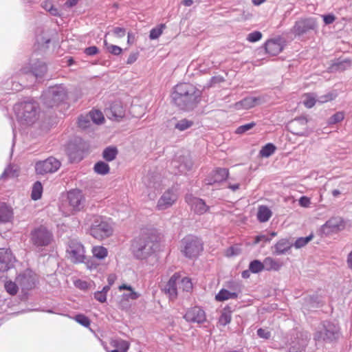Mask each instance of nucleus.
Instances as JSON below:
<instances>
[{
    "instance_id": "obj_1",
    "label": "nucleus",
    "mask_w": 352,
    "mask_h": 352,
    "mask_svg": "<svg viewBox=\"0 0 352 352\" xmlns=\"http://www.w3.org/2000/svg\"><path fill=\"white\" fill-rule=\"evenodd\" d=\"M173 102L181 109L190 111L200 101L201 91L190 83H179L174 87L171 95Z\"/></svg>"
},
{
    "instance_id": "obj_2",
    "label": "nucleus",
    "mask_w": 352,
    "mask_h": 352,
    "mask_svg": "<svg viewBox=\"0 0 352 352\" xmlns=\"http://www.w3.org/2000/svg\"><path fill=\"white\" fill-rule=\"evenodd\" d=\"M18 120L23 124H32L39 117L40 107L34 100L19 102L14 107Z\"/></svg>"
},
{
    "instance_id": "obj_3",
    "label": "nucleus",
    "mask_w": 352,
    "mask_h": 352,
    "mask_svg": "<svg viewBox=\"0 0 352 352\" xmlns=\"http://www.w3.org/2000/svg\"><path fill=\"white\" fill-rule=\"evenodd\" d=\"M157 247L155 241L147 235L135 239L131 245V251L138 259H144L151 256Z\"/></svg>"
},
{
    "instance_id": "obj_4",
    "label": "nucleus",
    "mask_w": 352,
    "mask_h": 352,
    "mask_svg": "<svg viewBox=\"0 0 352 352\" xmlns=\"http://www.w3.org/2000/svg\"><path fill=\"white\" fill-rule=\"evenodd\" d=\"M177 285H179V289L186 292H189L192 288V284L190 278L184 277L181 279L178 273L174 274L164 288L165 293L168 294L171 300L176 298L177 296Z\"/></svg>"
},
{
    "instance_id": "obj_5",
    "label": "nucleus",
    "mask_w": 352,
    "mask_h": 352,
    "mask_svg": "<svg viewBox=\"0 0 352 352\" xmlns=\"http://www.w3.org/2000/svg\"><path fill=\"white\" fill-rule=\"evenodd\" d=\"M339 338V328L330 322H324L318 327L314 336V339L317 344L331 342Z\"/></svg>"
},
{
    "instance_id": "obj_6",
    "label": "nucleus",
    "mask_w": 352,
    "mask_h": 352,
    "mask_svg": "<svg viewBox=\"0 0 352 352\" xmlns=\"http://www.w3.org/2000/svg\"><path fill=\"white\" fill-rule=\"evenodd\" d=\"M90 234L97 239H103L113 233L111 226L101 217L93 216L91 219Z\"/></svg>"
},
{
    "instance_id": "obj_7",
    "label": "nucleus",
    "mask_w": 352,
    "mask_h": 352,
    "mask_svg": "<svg viewBox=\"0 0 352 352\" xmlns=\"http://www.w3.org/2000/svg\"><path fill=\"white\" fill-rule=\"evenodd\" d=\"M67 93L61 85L50 87L41 96L43 103L47 107H52L67 98Z\"/></svg>"
},
{
    "instance_id": "obj_8",
    "label": "nucleus",
    "mask_w": 352,
    "mask_h": 352,
    "mask_svg": "<svg viewBox=\"0 0 352 352\" xmlns=\"http://www.w3.org/2000/svg\"><path fill=\"white\" fill-rule=\"evenodd\" d=\"M202 249V243L195 236H186L182 241L181 251L186 257L197 256Z\"/></svg>"
},
{
    "instance_id": "obj_9",
    "label": "nucleus",
    "mask_w": 352,
    "mask_h": 352,
    "mask_svg": "<svg viewBox=\"0 0 352 352\" xmlns=\"http://www.w3.org/2000/svg\"><path fill=\"white\" fill-rule=\"evenodd\" d=\"M30 235L31 242L36 248L47 246L53 238L52 232L43 226L34 229Z\"/></svg>"
},
{
    "instance_id": "obj_10",
    "label": "nucleus",
    "mask_w": 352,
    "mask_h": 352,
    "mask_svg": "<svg viewBox=\"0 0 352 352\" xmlns=\"http://www.w3.org/2000/svg\"><path fill=\"white\" fill-rule=\"evenodd\" d=\"M317 27L318 24L315 19H300L296 21L291 31L296 36H300L308 34L311 30H315Z\"/></svg>"
},
{
    "instance_id": "obj_11",
    "label": "nucleus",
    "mask_w": 352,
    "mask_h": 352,
    "mask_svg": "<svg viewBox=\"0 0 352 352\" xmlns=\"http://www.w3.org/2000/svg\"><path fill=\"white\" fill-rule=\"evenodd\" d=\"M67 253L68 258L74 263H84L86 259L84 246L76 241H70Z\"/></svg>"
},
{
    "instance_id": "obj_12",
    "label": "nucleus",
    "mask_w": 352,
    "mask_h": 352,
    "mask_svg": "<svg viewBox=\"0 0 352 352\" xmlns=\"http://www.w3.org/2000/svg\"><path fill=\"white\" fill-rule=\"evenodd\" d=\"M308 120L305 117H298L291 120L287 124L288 130L299 136H307L311 130L308 126Z\"/></svg>"
},
{
    "instance_id": "obj_13",
    "label": "nucleus",
    "mask_w": 352,
    "mask_h": 352,
    "mask_svg": "<svg viewBox=\"0 0 352 352\" xmlns=\"http://www.w3.org/2000/svg\"><path fill=\"white\" fill-rule=\"evenodd\" d=\"M60 165L59 160L54 157H50L45 160L38 162L36 164L35 168L38 174L45 175L57 171Z\"/></svg>"
},
{
    "instance_id": "obj_14",
    "label": "nucleus",
    "mask_w": 352,
    "mask_h": 352,
    "mask_svg": "<svg viewBox=\"0 0 352 352\" xmlns=\"http://www.w3.org/2000/svg\"><path fill=\"white\" fill-rule=\"evenodd\" d=\"M36 280V274L30 270H26L23 274H19L16 281L23 291L32 289L34 287Z\"/></svg>"
},
{
    "instance_id": "obj_15",
    "label": "nucleus",
    "mask_w": 352,
    "mask_h": 352,
    "mask_svg": "<svg viewBox=\"0 0 352 352\" xmlns=\"http://www.w3.org/2000/svg\"><path fill=\"white\" fill-rule=\"evenodd\" d=\"M177 195L173 189H168L165 191L159 199L157 208L159 210H166L172 206L177 199Z\"/></svg>"
},
{
    "instance_id": "obj_16",
    "label": "nucleus",
    "mask_w": 352,
    "mask_h": 352,
    "mask_svg": "<svg viewBox=\"0 0 352 352\" xmlns=\"http://www.w3.org/2000/svg\"><path fill=\"white\" fill-rule=\"evenodd\" d=\"M344 222L340 217H334L328 220L322 226V232L326 235L336 232L344 228Z\"/></svg>"
},
{
    "instance_id": "obj_17",
    "label": "nucleus",
    "mask_w": 352,
    "mask_h": 352,
    "mask_svg": "<svg viewBox=\"0 0 352 352\" xmlns=\"http://www.w3.org/2000/svg\"><path fill=\"white\" fill-rule=\"evenodd\" d=\"M69 206L75 211L80 210L84 206L85 199L79 190H72L68 192L67 196Z\"/></svg>"
},
{
    "instance_id": "obj_18",
    "label": "nucleus",
    "mask_w": 352,
    "mask_h": 352,
    "mask_svg": "<svg viewBox=\"0 0 352 352\" xmlns=\"http://www.w3.org/2000/svg\"><path fill=\"white\" fill-rule=\"evenodd\" d=\"M228 170L218 168L213 170L205 179L207 185H213L225 181L228 177Z\"/></svg>"
},
{
    "instance_id": "obj_19",
    "label": "nucleus",
    "mask_w": 352,
    "mask_h": 352,
    "mask_svg": "<svg viewBox=\"0 0 352 352\" xmlns=\"http://www.w3.org/2000/svg\"><path fill=\"white\" fill-rule=\"evenodd\" d=\"M15 258L9 249H0V272L8 270L13 266Z\"/></svg>"
},
{
    "instance_id": "obj_20",
    "label": "nucleus",
    "mask_w": 352,
    "mask_h": 352,
    "mask_svg": "<svg viewBox=\"0 0 352 352\" xmlns=\"http://www.w3.org/2000/svg\"><path fill=\"white\" fill-rule=\"evenodd\" d=\"M107 116L112 120L120 121L124 116V109L120 102H114L105 111Z\"/></svg>"
},
{
    "instance_id": "obj_21",
    "label": "nucleus",
    "mask_w": 352,
    "mask_h": 352,
    "mask_svg": "<svg viewBox=\"0 0 352 352\" xmlns=\"http://www.w3.org/2000/svg\"><path fill=\"white\" fill-rule=\"evenodd\" d=\"M184 318L188 322L201 323L206 320V314L200 307H195L186 312Z\"/></svg>"
},
{
    "instance_id": "obj_22",
    "label": "nucleus",
    "mask_w": 352,
    "mask_h": 352,
    "mask_svg": "<svg viewBox=\"0 0 352 352\" xmlns=\"http://www.w3.org/2000/svg\"><path fill=\"white\" fill-rule=\"evenodd\" d=\"M259 97H247L235 103L234 107L237 110L249 109L261 103Z\"/></svg>"
},
{
    "instance_id": "obj_23",
    "label": "nucleus",
    "mask_w": 352,
    "mask_h": 352,
    "mask_svg": "<svg viewBox=\"0 0 352 352\" xmlns=\"http://www.w3.org/2000/svg\"><path fill=\"white\" fill-rule=\"evenodd\" d=\"M267 53L272 56H276L283 50V45L279 39H271L265 44Z\"/></svg>"
},
{
    "instance_id": "obj_24",
    "label": "nucleus",
    "mask_w": 352,
    "mask_h": 352,
    "mask_svg": "<svg viewBox=\"0 0 352 352\" xmlns=\"http://www.w3.org/2000/svg\"><path fill=\"white\" fill-rule=\"evenodd\" d=\"M190 205L194 212L198 214H202L208 211L209 207L205 201L199 198L193 197L190 201Z\"/></svg>"
},
{
    "instance_id": "obj_25",
    "label": "nucleus",
    "mask_w": 352,
    "mask_h": 352,
    "mask_svg": "<svg viewBox=\"0 0 352 352\" xmlns=\"http://www.w3.org/2000/svg\"><path fill=\"white\" fill-rule=\"evenodd\" d=\"M272 215V212L266 206H260L258 208L257 218L260 222L267 221Z\"/></svg>"
},
{
    "instance_id": "obj_26",
    "label": "nucleus",
    "mask_w": 352,
    "mask_h": 352,
    "mask_svg": "<svg viewBox=\"0 0 352 352\" xmlns=\"http://www.w3.org/2000/svg\"><path fill=\"white\" fill-rule=\"evenodd\" d=\"M263 263L264 270L267 271H278L282 266V264L280 262L276 261L272 257L265 258Z\"/></svg>"
},
{
    "instance_id": "obj_27",
    "label": "nucleus",
    "mask_w": 352,
    "mask_h": 352,
    "mask_svg": "<svg viewBox=\"0 0 352 352\" xmlns=\"http://www.w3.org/2000/svg\"><path fill=\"white\" fill-rule=\"evenodd\" d=\"M12 210L6 204H2L0 206V223H6L12 218Z\"/></svg>"
},
{
    "instance_id": "obj_28",
    "label": "nucleus",
    "mask_w": 352,
    "mask_h": 352,
    "mask_svg": "<svg viewBox=\"0 0 352 352\" xmlns=\"http://www.w3.org/2000/svg\"><path fill=\"white\" fill-rule=\"evenodd\" d=\"M292 245L287 239H281L274 245V254H283L287 252Z\"/></svg>"
},
{
    "instance_id": "obj_29",
    "label": "nucleus",
    "mask_w": 352,
    "mask_h": 352,
    "mask_svg": "<svg viewBox=\"0 0 352 352\" xmlns=\"http://www.w3.org/2000/svg\"><path fill=\"white\" fill-rule=\"evenodd\" d=\"M351 65V60L349 59H344V60H337L335 63H333L330 69L332 72L334 71H344L346 69H348Z\"/></svg>"
},
{
    "instance_id": "obj_30",
    "label": "nucleus",
    "mask_w": 352,
    "mask_h": 352,
    "mask_svg": "<svg viewBox=\"0 0 352 352\" xmlns=\"http://www.w3.org/2000/svg\"><path fill=\"white\" fill-rule=\"evenodd\" d=\"M238 296L236 292H230L227 289H222L215 296L217 301H224L228 299H235Z\"/></svg>"
},
{
    "instance_id": "obj_31",
    "label": "nucleus",
    "mask_w": 352,
    "mask_h": 352,
    "mask_svg": "<svg viewBox=\"0 0 352 352\" xmlns=\"http://www.w3.org/2000/svg\"><path fill=\"white\" fill-rule=\"evenodd\" d=\"M93 256L98 260H103L108 255V250L106 248L100 245L94 246L91 250Z\"/></svg>"
},
{
    "instance_id": "obj_32",
    "label": "nucleus",
    "mask_w": 352,
    "mask_h": 352,
    "mask_svg": "<svg viewBox=\"0 0 352 352\" xmlns=\"http://www.w3.org/2000/svg\"><path fill=\"white\" fill-rule=\"evenodd\" d=\"M118 150L116 147H107L104 150L102 156L105 160L111 162L116 158Z\"/></svg>"
},
{
    "instance_id": "obj_33",
    "label": "nucleus",
    "mask_w": 352,
    "mask_h": 352,
    "mask_svg": "<svg viewBox=\"0 0 352 352\" xmlns=\"http://www.w3.org/2000/svg\"><path fill=\"white\" fill-rule=\"evenodd\" d=\"M193 125V122L192 120H188L187 119H182L181 120H178L175 124V128L178 129L180 131H185Z\"/></svg>"
},
{
    "instance_id": "obj_34",
    "label": "nucleus",
    "mask_w": 352,
    "mask_h": 352,
    "mask_svg": "<svg viewBox=\"0 0 352 352\" xmlns=\"http://www.w3.org/2000/svg\"><path fill=\"white\" fill-rule=\"evenodd\" d=\"M111 345L120 352H127L129 348V342L122 340H113L111 342Z\"/></svg>"
},
{
    "instance_id": "obj_35",
    "label": "nucleus",
    "mask_w": 352,
    "mask_h": 352,
    "mask_svg": "<svg viewBox=\"0 0 352 352\" xmlns=\"http://www.w3.org/2000/svg\"><path fill=\"white\" fill-rule=\"evenodd\" d=\"M276 150V146L271 143L267 144L260 151V155L263 157H268L272 155Z\"/></svg>"
},
{
    "instance_id": "obj_36",
    "label": "nucleus",
    "mask_w": 352,
    "mask_h": 352,
    "mask_svg": "<svg viewBox=\"0 0 352 352\" xmlns=\"http://www.w3.org/2000/svg\"><path fill=\"white\" fill-rule=\"evenodd\" d=\"M47 72V66L45 63H41L38 67H35L31 72V74L36 78H41Z\"/></svg>"
},
{
    "instance_id": "obj_37",
    "label": "nucleus",
    "mask_w": 352,
    "mask_h": 352,
    "mask_svg": "<svg viewBox=\"0 0 352 352\" xmlns=\"http://www.w3.org/2000/svg\"><path fill=\"white\" fill-rule=\"evenodd\" d=\"M89 116L91 121L97 124L102 123L104 120L102 113L98 110L91 111Z\"/></svg>"
},
{
    "instance_id": "obj_38",
    "label": "nucleus",
    "mask_w": 352,
    "mask_h": 352,
    "mask_svg": "<svg viewBox=\"0 0 352 352\" xmlns=\"http://www.w3.org/2000/svg\"><path fill=\"white\" fill-rule=\"evenodd\" d=\"M42 192L43 186L41 185V183L40 182H36V183H34L31 195L32 199H39L41 197Z\"/></svg>"
},
{
    "instance_id": "obj_39",
    "label": "nucleus",
    "mask_w": 352,
    "mask_h": 352,
    "mask_svg": "<svg viewBox=\"0 0 352 352\" xmlns=\"http://www.w3.org/2000/svg\"><path fill=\"white\" fill-rule=\"evenodd\" d=\"M94 170L98 174L106 175L109 172V166L104 162H98L94 166Z\"/></svg>"
},
{
    "instance_id": "obj_40",
    "label": "nucleus",
    "mask_w": 352,
    "mask_h": 352,
    "mask_svg": "<svg viewBox=\"0 0 352 352\" xmlns=\"http://www.w3.org/2000/svg\"><path fill=\"white\" fill-rule=\"evenodd\" d=\"M165 28H166L165 24H160L157 27L153 28L150 31L149 38L151 40L158 38L160 36V35L162 34L163 30L165 29Z\"/></svg>"
},
{
    "instance_id": "obj_41",
    "label": "nucleus",
    "mask_w": 352,
    "mask_h": 352,
    "mask_svg": "<svg viewBox=\"0 0 352 352\" xmlns=\"http://www.w3.org/2000/svg\"><path fill=\"white\" fill-rule=\"evenodd\" d=\"M313 238L314 234L312 233L306 237H300L295 241L294 247L297 249L301 248L305 246Z\"/></svg>"
},
{
    "instance_id": "obj_42",
    "label": "nucleus",
    "mask_w": 352,
    "mask_h": 352,
    "mask_svg": "<svg viewBox=\"0 0 352 352\" xmlns=\"http://www.w3.org/2000/svg\"><path fill=\"white\" fill-rule=\"evenodd\" d=\"M263 270V263L258 260H254L249 265V270L252 273H258Z\"/></svg>"
},
{
    "instance_id": "obj_43",
    "label": "nucleus",
    "mask_w": 352,
    "mask_h": 352,
    "mask_svg": "<svg viewBox=\"0 0 352 352\" xmlns=\"http://www.w3.org/2000/svg\"><path fill=\"white\" fill-rule=\"evenodd\" d=\"M119 289H127L129 291V293L124 294V297H126L127 298H130L131 300H135L138 298L139 294L134 292L132 289V287L130 285H126L125 284H123L119 287Z\"/></svg>"
},
{
    "instance_id": "obj_44",
    "label": "nucleus",
    "mask_w": 352,
    "mask_h": 352,
    "mask_svg": "<svg viewBox=\"0 0 352 352\" xmlns=\"http://www.w3.org/2000/svg\"><path fill=\"white\" fill-rule=\"evenodd\" d=\"M91 121L89 115L81 116L78 118V124L79 127H80L82 129H85L91 126Z\"/></svg>"
},
{
    "instance_id": "obj_45",
    "label": "nucleus",
    "mask_w": 352,
    "mask_h": 352,
    "mask_svg": "<svg viewBox=\"0 0 352 352\" xmlns=\"http://www.w3.org/2000/svg\"><path fill=\"white\" fill-rule=\"evenodd\" d=\"M17 175V170L16 168L14 169L13 166H8L7 168L5 169V170L1 175L0 179H5L8 177H15Z\"/></svg>"
},
{
    "instance_id": "obj_46",
    "label": "nucleus",
    "mask_w": 352,
    "mask_h": 352,
    "mask_svg": "<svg viewBox=\"0 0 352 352\" xmlns=\"http://www.w3.org/2000/svg\"><path fill=\"white\" fill-rule=\"evenodd\" d=\"M104 46L106 47L107 51L109 53H111L113 55H119L121 54L122 50L119 46L109 44L107 42V41H104Z\"/></svg>"
},
{
    "instance_id": "obj_47",
    "label": "nucleus",
    "mask_w": 352,
    "mask_h": 352,
    "mask_svg": "<svg viewBox=\"0 0 352 352\" xmlns=\"http://www.w3.org/2000/svg\"><path fill=\"white\" fill-rule=\"evenodd\" d=\"M337 97L335 91L329 92L318 98L317 100L320 103H324L334 100Z\"/></svg>"
},
{
    "instance_id": "obj_48",
    "label": "nucleus",
    "mask_w": 352,
    "mask_h": 352,
    "mask_svg": "<svg viewBox=\"0 0 352 352\" xmlns=\"http://www.w3.org/2000/svg\"><path fill=\"white\" fill-rule=\"evenodd\" d=\"M18 286L19 285L16 282L14 283L12 281H9L5 283V288L6 291L12 295H14L17 293Z\"/></svg>"
},
{
    "instance_id": "obj_49",
    "label": "nucleus",
    "mask_w": 352,
    "mask_h": 352,
    "mask_svg": "<svg viewBox=\"0 0 352 352\" xmlns=\"http://www.w3.org/2000/svg\"><path fill=\"white\" fill-rule=\"evenodd\" d=\"M231 320V314L229 311H223L221 315L219 317V322L221 325H226L227 324L230 323Z\"/></svg>"
},
{
    "instance_id": "obj_50",
    "label": "nucleus",
    "mask_w": 352,
    "mask_h": 352,
    "mask_svg": "<svg viewBox=\"0 0 352 352\" xmlns=\"http://www.w3.org/2000/svg\"><path fill=\"white\" fill-rule=\"evenodd\" d=\"M344 118V113L339 111L333 115L329 120V123L330 124H336L339 122H341Z\"/></svg>"
},
{
    "instance_id": "obj_51",
    "label": "nucleus",
    "mask_w": 352,
    "mask_h": 352,
    "mask_svg": "<svg viewBox=\"0 0 352 352\" xmlns=\"http://www.w3.org/2000/svg\"><path fill=\"white\" fill-rule=\"evenodd\" d=\"M255 125H256V123L254 122H252L250 123L240 126L239 127H238L236 129V133L238 134L244 133L245 132L252 129Z\"/></svg>"
},
{
    "instance_id": "obj_52",
    "label": "nucleus",
    "mask_w": 352,
    "mask_h": 352,
    "mask_svg": "<svg viewBox=\"0 0 352 352\" xmlns=\"http://www.w3.org/2000/svg\"><path fill=\"white\" fill-rule=\"evenodd\" d=\"M261 37H262L261 32H260L258 31H255L252 33H250L248 35L247 39L250 42L254 43V42H256V41H259L261 38Z\"/></svg>"
},
{
    "instance_id": "obj_53",
    "label": "nucleus",
    "mask_w": 352,
    "mask_h": 352,
    "mask_svg": "<svg viewBox=\"0 0 352 352\" xmlns=\"http://www.w3.org/2000/svg\"><path fill=\"white\" fill-rule=\"evenodd\" d=\"M316 102H318L317 99H316L311 94H308L306 96V99L304 100L303 103L306 107L311 108L314 106Z\"/></svg>"
},
{
    "instance_id": "obj_54",
    "label": "nucleus",
    "mask_w": 352,
    "mask_h": 352,
    "mask_svg": "<svg viewBox=\"0 0 352 352\" xmlns=\"http://www.w3.org/2000/svg\"><path fill=\"white\" fill-rule=\"evenodd\" d=\"M76 320L84 327H88L90 324L89 319L82 314L77 315L76 316Z\"/></svg>"
},
{
    "instance_id": "obj_55",
    "label": "nucleus",
    "mask_w": 352,
    "mask_h": 352,
    "mask_svg": "<svg viewBox=\"0 0 352 352\" xmlns=\"http://www.w3.org/2000/svg\"><path fill=\"white\" fill-rule=\"evenodd\" d=\"M144 184L148 188H156L159 186V184L155 181V178H153V181H152L151 177H150L148 175L144 178Z\"/></svg>"
},
{
    "instance_id": "obj_56",
    "label": "nucleus",
    "mask_w": 352,
    "mask_h": 352,
    "mask_svg": "<svg viewBox=\"0 0 352 352\" xmlns=\"http://www.w3.org/2000/svg\"><path fill=\"white\" fill-rule=\"evenodd\" d=\"M257 335L262 338L269 339L271 336L270 331L265 329H258L257 331Z\"/></svg>"
},
{
    "instance_id": "obj_57",
    "label": "nucleus",
    "mask_w": 352,
    "mask_h": 352,
    "mask_svg": "<svg viewBox=\"0 0 352 352\" xmlns=\"http://www.w3.org/2000/svg\"><path fill=\"white\" fill-rule=\"evenodd\" d=\"M183 163L184 164H181L180 166L181 168H184V170H188L192 168L193 164L189 158L184 157Z\"/></svg>"
},
{
    "instance_id": "obj_58",
    "label": "nucleus",
    "mask_w": 352,
    "mask_h": 352,
    "mask_svg": "<svg viewBox=\"0 0 352 352\" xmlns=\"http://www.w3.org/2000/svg\"><path fill=\"white\" fill-rule=\"evenodd\" d=\"M224 78L223 77L221 76H213L210 80V84H209V87H211V86H213L216 84H219L221 82H223L224 81Z\"/></svg>"
},
{
    "instance_id": "obj_59",
    "label": "nucleus",
    "mask_w": 352,
    "mask_h": 352,
    "mask_svg": "<svg viewBox=\"0 0 352 352\" xmlns=\"http://www.w3.org/2000/svg\"><path fill=\"white\" fill-rule=\"evenodd\" d=\"M95 298L100 302H104L107 300V295L104 292L98 291L94 294Z\"/></svg>"
},
{
    "instance_id": "obj_60",
    "label": "nucleus",
    "mask_w": 352,
    "mask_h": 352,
    "mask_svg": "<svg viewBox=\"0 0 352 352\" xmlns=\"http://www.w3.org/2000/svg\"><path fill=\"white\" fill-rule=\"evenodd\" d=\"M299 204L302 207L307 208L311 204L310 199L307 197L303 196L300 198Z\"/></svg>"
},
{
    "instance_id": "obj_61",
    "label": "nucleus",
    "mask_w": 352,
    "mask_h": 352,
    "mask_svg": "<svg viewBox=\"0 0 352 352\" xmlns=\"http://www.w3.org/2000/svg\"><path fill=\"white\" fill-rule=\"evenodd\" d=\"M98 50L96 46L89 47L85 50V52L86 53V54H87L89 56L95 55L98 53Z\"/></svg>"
},
{
    "instance_id": "obj_62",
    "label": "nucleus",
    "mask_w": 352,
    "mask_h": 352,
    "mask_svg": "<svg viewBox=\"0 0 352 352\" xmlns=\"http://www.w3.org/2000/svg\"><path fill=\"white\" fill-rule=\"evenodd\" d=\"M75 285L76 287L80 288L81 289H87L88 288V283L86 281L78 280L75 282Z\"/></svg>"
},
{
    "instance_id": "obj_63",
    "label": "nucleus",
    "mask_w": 352,
    "mask_h": 352,
    "mask_svg": "<svg viewBox=\"0 0 352 352\" xmlns=\"http://www.w3.org/2000/svg\"><path fill=\"white\" fill-rule=\"evenodd\" d=\"M323 20L325 24L329 25L333 23V21L336 20V17L333 14L324 15Z\"/></svg>"
},
{
    "instance_id": "obj_64",
    "label": "nucleus",
    "mask_w": 352,
    "mask_h": 352,
    "mask_svg": "<svg viewBox=\"0 0 352 352\" xmlns=\"http://www.w3.org/2000/svg\"><path fill=\"white\" fill-rule=\"evenodd\" d=\"M113 33L118 37H123L125 35V30L124 28L117 27L114 28Z\"/></svg>"
}]
</instances>
